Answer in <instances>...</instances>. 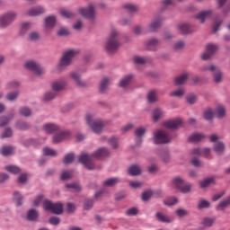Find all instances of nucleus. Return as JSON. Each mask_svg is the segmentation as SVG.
I'll use <instances>...</instances> for the list:
<instances>
[{
    "instance_id": "nucleus-49",
    "label": "nucleus",
    "mask_w": 230,
    "mask_h": 230,
    "mask_svg": "<svg viewBox=\"0 0 230 230\" xmlns=\"http://www.w3.org/2000/svg\"><path fill=\"white\" fill-rule=\"evenodd\" d=\"M215 224V218L205 217L203 219V226L205 227H211Z\"/></svg>"
},
{
    "instance_id": "nucleus-21",
    "label": "nucleus",
    "mask_w": 230,
    "mask_h": 230,
    "mask_svg": "<svg viewBox=\"0 0 230 230\" xmlns=\"http://www.w3.org/2000/svg\"><path fill=\"white\" fill-rule=\"evenodd\" d=\"M128 173L132 177L141 175V167L136 164L130 165L128 169Z\"/></svg>"
},
{
    "instance_id": "nucleus-18",
    "label": "nucleus",
    "mask_w": 230,
    "mask_h": 230,
    "mask_svg": "<svg viewBox=\"0 0 230 230\" xmlns=\"http://www.w3.org/2000/svg\"><path fill=\"white\" fill-rule=\"evenodd\" d=\"M43 130L47 134H54V132H58V130H60V127L53 123H47L43 126Z\"/></svg>"
},
{
    "instance_id": "nucleus-20",
    "label": "nucleus",
    "mask_w": 230,
    "mask_h": 230,
    "mask_svg": "<svg viewBox=\"0 0 230 230\" xmlns=\"http://www.w3.org/2000/svg\"><path fill=\"white\" fill-rule=\"evenodd\" d=\"M177 28L180 33L182 35H188V33H191V26H190L188 23H180L178 24Z\"/></svg>"
},
{
    "instance_id": "nucleus-31",
    "label": "nucleus",
    "mask_w": 230,
    "mask_h": 230,
    "mask_svg": "<svg viewBox=\"0 0 230 230\" xmlns=\"http://www.w3.org/2000/svg\"><path fill=\"white\" fill-rule=\"evenodd\" d=\"M107 155H109V150L105 147L98 149L93 154V157H107Z\"/></svg>"
},
{
    "instance_id": "nucleus-52",
    "label": "nucleus",
    "mask_w": 230,
    "mask_h": 230,
    "mask_svg": "<svg viewBox=\"0 0 230 230\" xmlns=\"http://www.w3.org/2000/svg\"><path fill=\"white\" fill-rule=\"evenodd\" d=\"M75 161V154H68L64 158L65 164H71Z\"/></svg>"
},
{
    "instance_id": "nucleus-15",
    "label": "nucleus",
    "mask_w": 230,
    "mask_h": 230,
    "mask_svg": "<svg viewBox=\"0 0 230 230\" xmlns=\"http://www.w3.org/2000/svg\"><path fill=\"white\" fill-rule=\"evenodd\" d=\"M182 125V119H176L172 120H168L164 122V127L166 128H179Z\"/></svg>"
},
{
    "instance_id": "nucleus-43",
    "label": "nucleus",
    "mask_w": 230,
    "mask_h": 230,
    "mask_svg": "<svg viewBox=\"0 0 230 230\" xmlns=\"http://www.w3.org/2000/svg\"><path fill=\"white\" fill-rule=\"evenodd\" d=\"M214 181H215V178H207L202 181H200L199 183L200 188H208V186H209V184L213 183Z\"/></svg>"
},
{
    "instance_id": "nucleus-16",
    "label": "nucleus",
    "mask_w": 230,
    "mask_h": 230,
    "mask_svg": "<svg viewBox=\"0 0 230 230\" xmlns=\"http://www.w3.org/2000/svg\"><path fill=\"white\" fill-rule=\"evenodd\" d=\"M163 22V18L157 17L153 20V22L148 26V31H157V29L161 26Z\"/></svg>"
},
{
    "instance_id": "nucleus-27",
    "label": "nucleus",
    "mask_w": 230,
    "mask_h": 230,
    "mask_svg": "<svg viewBox=\"0 0 230 230\" xmlns=\"http://www.w3.org/2000/svg\"><path fill=\"white\" fill-rule=\"evenodd\" d=\"M189 76H190V74H188V73H184V74L181 75L180 76H178L175 79V84L182 85L183 84H186V81L188 80Z\"/></svg>"
},
{
    "instance_id": "nucleus-25",
    "label": "nucleus",
    "mask_w": 230,
    "mask_h": 230,
    "mask_svg": "<svg viewBox=\"0 0 230 230\" xmlns=\"http://www.w3.org/2000/svg\"><path fill=\"white\" fill-rule=\"evenodd\" d=\"M206 136L202 133H194L189 137V141L191 143H199V141H202Z\"/></svg>"
},
{
    "instance_id": "nucleus-28",
    "label": "nucleus",
    "mask_w": 230,
    "mask_h": 230,
    "mask_svg": "<svg viewBox=\"0 0 230 230\" xmlns=\"http://www.w3.org/2000/svg\"><path fill=\"white\" fill-rule=\"evenodd\" d=\"M13 202H15L16 206H22V200H24V197L19 191H15L13 193Z\"/></svg>"
},
{
    "instance_id": "nucleus-61",
    "label": "nucleus",
    "mask_w": 230,
    "mask_h": 230,
    "mask_svg": "<svg viewBox=\"0 0 230 230\" xmlns=\"http://www.w3.org/2000/svg\"><path fill=\"white\" fill-rule=\"evenodd\" d=\"M184 94V89H178L171 93V96H175L176 98H181Z\"/></svg>"
},
{
    "instance_id": "nucleus-42",
    "label": "nucleus",
    "mask_w": 230,
    "mask_h": 230,
    "mask_svg": "<svg viewBox=\"0 0 230 230\" xmlns=\"http://www.w3.org/2000/svg\"><path fill=\"white\" fill-rule=\"evenodd\" d=\"M216 116L224 118V116H226V108L224 106H217L216 109Z\"/></svg>"
},
{
    "instance_id": "nucleus-41",
    "label": "nucleus",
    "mask_w": 230,
    "mask_h": 230,
    "mask_svg": "<svg viewBox=\"0 0 230 230\" xmlns=\"http://www.w3.org/2000/svg\"><path fill=\"white\" fill-rule=\"evenodd\" d=\"M159 44V40L155 38H152L146 41V46L148 49H152V48H155Z\"/></svg>"
},
{
    "instance_id": "nucleus-32",
    "label": "nucleus",
    "mask_w": 230,
    "mask_h": 230,
    "mask_svg": "<svg viewBox=\"0 0 230 230\" xmlns=\"http://www.w3.org/2000/svg\"><path fill=\"white\" fill-rule=\"evenodd\" d=\"M155 217H156V220H158L159 222H164L166 224H170V222H172L170 217H168L166 215H164L161 212L156 213Z\"/></svg>"
},
{
    "instance_id": "nucleus-30",
    "label": "nucleus",
    "mask_w": 230,
    "mask_h": 230,
    "mask_svg": "<svg viewBox=\"0 0 230 230\" xmlns=\"http://www.w3.org/2000/svg\"><path fill=\"white\" fill-rule=\"evenodd\" d=\"M109 84H111V79H109V77H104L100 84V92L105 93V91H107V88L109 87Z\"/></svg>"
},
{
    "instance_id": "nucleus-2",
    "label": "nucleus",
    "mask_w": 230,
    "mask_h": 230,
    "mask_svg": "<svg viewBox=\"0 0 230 230\" xmlns=\"http://www.w3.org/2000/svg\"><path fill=\"white\" fill-rule=\"evenodd\" d=\"M86 124L90 127L93 132H94V134L102 133L103 127H105V122L94 119L91 114L86 115Z\"/></svg>"
},
{
    "instance_id": "nucleus-3",
    "label": "nucleus",
    "mask_w": 230,
    "mask_h": 230,
    "mask_svg": "<svg viewBox=\"0 0 230 230\" xmlns=\"http://www.w3.org/2000/svg\"><path fill=\"white\" fill-rule=\"evenodd\" d=\"M172 186L179 190L181 193H190L191 191V184L186 183L182 178L177 176L174 177L172 181Z\"/></svg>"
},
{
    "instance_id": "nucleus-5",
    "label": "nucleus",
    "mask_w": 230,
    "mask_h": 230,
    "mask_svg": "<svg viewBox=\"0 0 230 230\" xmlns=\"http://www.w3.org/2000/svg\"><path fill=\"white\" fill-rule=\"evenodd\" d=\"M154 139L156 145H164L172 141V136L167 131L158 129L154 132Z\"/></svg>"
},
{
    "instance_id": "nucleus-64",
    "label": "nucleus",
    "mask_w": 230,
    "mask_h": 230,
    "mask_svg": "<svg viewBox=\"0 0 230 230\" xmlns=\"http://www.w3.org/2000/svg\"><path fill=\"white\" fill-rule=\"evenodd\" d=\"M93 200L88 199L84 202V208L86 210H89L93 208Z\"/></svg>"
},
{
    "instance_id": "nucleus-9",
    "label": "nucleus",
    "mask_w": 230,
    "mask_h": 230,
    "mask_svg": "<svg viewBox=\"0 0 230 230\" xmlns=\"http://www.w3.org/2000/svg\"><path fill=\"white\" fill-rule=\"evenodd\" d=\"M79 163L81 164H84L85 168L88 170H94V163L93 162V156L90 155H87L85 153H83L78 157Z\"/></svg>"
},
{
    "instance_id": "nucleus-29",
    "label": "nucleus",
    "mask_w": 230,
    "mask_h": 230,
    "mask_svg": "<svg viewBox=\"0 0 230 230\" xmlns=\"http://www.w3.org/2000/svg\"><path fill=\"white\" fill-rule=\"evenodd\" d=\"M39 218V213L35 209H31L28 211L27 214V220H30L31 222H35Z\"/></svg>"
},
{
    "instance_id": "nucleus-39",
    "label": "nucleus",
    "mask_w": 230,
    "mask_h": 230,
    "mask_svg": "<svg viewBox=\"0 0 230 230\" xmlns=\"http://www.w3.org/2000/svg\"><path fill=\"white\" fill-rule=\"evenodd\" d=\"M5 170L10 173H14V174L21 173V168L15 165H8L5 167Z\"/></svg>"
},
{
    "instance_id": "nucleus-62",
    "label": "nucleus",
    "mask_w": 230,
    "mask_h": 230,
    "mask_svg": "<svg viewBox=\"0 0 230 230\" xmlns=\"http://www.w3.org/2000/svg\"><path fill=\"white\" fill-rule=\"evenodd\" d=\"M126 215H127L128 217H134L135 215H137V208H128V209L126 211Z\"/></svg>"
},
{
    "instance_id": "nucleus-51",
    "label": "nucleus",
    "mask_w": 230,
    "mask_h": 230,
    "mask_svg": "<svg viewBox=\"0 0 230 230\" xmlns=\"http://www.w3.org/2000/svg\"><path fill=\"white\" fill-rule=\"evenodd\" d=\"M43 154L44 155H51L52 157H55V155H57V151L49 147H45L43 148Z\"/></svg>"
},
{
    "instance_id": "nucleus-22",
    "label": "nucleus",
    "mask_w": 230,
    "mask_h": 230,
    "mask_svg": "<svg viewBox=\"0 0 230 230\" xmlns=\"http://www.w3.org/2000/svg\"><path fill=\"white\" fill-rule=\"evenodd\" d=\"M46 10H44V7H34L28 11V15L31 17H36V15H41V13H44Z\"/></svg>"
},
{
    "instance_id": "nucleus-10",
    "label": "nucleus",
    "mask_w": 230,
    "mask_h": 230,
    "mask_svg": "<svg viewBox=\"0 0 230 230\" xmlns=\"http://www.w3.org/2000/svg\"><path fill=\"white\" fill-rule=\"evenodd\" d=\"M15 17H17V13L14 12H8L2 15L0 18V26L3 28H6L11 22H13L15 21Z\"/></svg>"
},
{
    "instance_id": "nucleus-54",
    "label": "nucleus",
    "mask_w": 230,
    "mask_h": 230,
    "mask_svg": "<svg viewBox=\"0 0 230 230\" xmlns=\"http://www.w3.org/2000/svg\"><path fill=\"white\" fill-rule=\"evenodd\" d=\"M20 114L22 116H25V118H28V116H31V110L29 108L23 107L20 110Z\"/></svg>"
},
{
    "instance_id": "nucleus-35",
    "label": "nucleus",
    "mask_w": 230,
    "mask_h": 230,
    "mask_svg": "<svg viewBox=\"0 0 230 230\" xmlns=\"http://www.w3.org/2000/svg\"><path fill=\"white\" fill-rule=\"evenodd\" d=\"M13 147L10 146H4L2 147V150H1V154L2 155H11V154H13Z\"/></svg>"
},
{
    "instance_id": "nucleus-63",
    "label": "nucleus",
    "mask_w": 230,
    "mask_h": 230,
    "mask_svg": "<svg viewBox=\"0 0 230 230\" xmlns=\"http://www.w3.org/2000/svg\"><path fill=\"white\" fill-rule=\"evenodd\" d=\"M110 145H111L112 148H118V138L116 137H112L109 139Z\"/></svg>"
},
{
    "instance_id": "nucleus-37",
    "label": "nucleus",
    "mask_w": 230,
    "mask_h": 230,
    "mask_svg": "<svg viewBox=\"0 0 230 230\" xmlns=\"http://www.w3.org/2000/svg\"><path fill=\"white\" fill-rule=\"evenodd\" d=\"M119 182V180L118 178H110L103 181L104 186H116Z\"/></svg>"
},
{
    "instance_id": "nucleus-45",
    "label": "nucleus",
    "mask_w": 230,
    "mask_h": 230,
    "mask_svg": "<svg viewBox=\"0 0 230 230\" xmlns=\"http://www.w3.org/2000/svg\"><path fill=\"white\" fill-rule=\"evenodd\" d=\"M66 188H67V190H74L75 191H81L82 190V187H80L78 183H67L66 184Z\"/></svg>"
},
{
    "instance_id": "nucleus-33",
    "label": "nucleus",
    "mask_w": 230,
    "mask_h": 230,
    "mask_svg": "<svg viewBox=\"0 0 230 230\" xmlns=\"http://www.w3.org/2000/svg\"><path fill=\"white\" fill-rule=\"evenodd\" d=\"M163 116H164V111L159 108L155 109L153 112V119L155 121H159Z\"/></svg>"
},
{
    "instance_id": "nucleus-59",
    "label": "nucleus",
    "mask_w": 230,
    "mask_h": 230,
    "mask_svg": "<svg viewBox=\"0 0 230 230\" xmlns=\"http://www.w3.org/2000/svg\"><path fill=\"white\" fill-rule=\"evenodd\" d=\"M197 102V96H195V94H190L187 96V102L190 105H193V103H195Z\"/></svg>"
},
{
    "instance_id": "nucleus-36",
    "label": "nucleus",
    "mask_w": 230,
    "mask_h": 230,
    "mask_svg": "<svg viewBox=\"0 0 230 230\" xmlns=\"http://www.w3.org/2000/svg\"><path fill=\"white\" fill-rule=\"evenodd\" d=\"M13 118V115H11L10 117H6V116L0 117V127H5V125H8V123L12 121Z\"/></svg>"
},
{
    "instance_id": "nucleus-50",
    "label": "nucleus",
    "mask_w": 230,
    "mask_h": 230,
    "mask_svg": "<svg viewBox=\"0 0 230 230\" xmlns=\"http://www.w3.org/2000/svg\"><path fill=\"white\" fill-rule=\"evenodd\" d=\"M125 10H128V12H137L139 7L137 5L132 4H124Z\"/></svg>"
},
{
    "instance_id": "nucleus-38",
    "label": "nucleus",
    "mask_w": 230,
    "mask_h": 230,
    "mask_svg": "<svg viewBox=\"0 0 230 230\" xmlns=\"http://www.w3.org/2000/svg\"><path fill=\"white\" fill-rule=\"evenodd\" d=\"M60 13L62 17H64L65 19H71L72 17H75V13H73V12L66 9H61Z\"/></svg>"
},
{
    "instance_id": "nucleus-56",
    "label": "nucleus",
    "mask_w": 230,
    "mask_h": 230,
    "mask_svg": "<svg viewBox=\"0 0 230 230\" xmlns=\"http://www.w3.org/2000/svg\"><path fill=\"white\" fill-rule=\"evenodd\" d=\"M146 132V129L145 128H138L135 131V134L137 137L139 139L142 136H145V133Z\"/></svg>"
},
{
    "instance_id": "nucleus-47",
    "label": "nucleus",
    "mask_w": 230,
    "mask_h": 230,
    "mask_svg": "<svg viewBox=\"0 0 230 230\" xmlns=\"http://www.w3.org/2000/svg\"><path fill=\"white\" fill-rule=\"evenodd\" d=\"M73 177V172L70 171H63L61 173V181H69Z\"/></svg>"
},
{
    "instance_id": "nucleus-4",
    "label": "nucleus",
    "mask_w": 230,
    "mask_h": 230,
    "mask_svg": "<svg viewBox=\"0 0 230 230\" xmlns=\"http://www.w3.org/2000/svg\"><path fill=\"white\" fill-rule=\"evenodd\" d=\"M204 71H210V73H212L214 84H222V80H224V73L219 66L208 65L204 67Z\"/></svg>"
},
{
    "instance_id": "nucleus-53",
    "label": "nucleus",
    "mask_w": 230,
    "mask_h": 230,
    "mask_svg": "<svg viewBox=\"0 0 230 230\" xmlns=\"http://www.w3.org/2000/svg\"><path fill=\"white\" fill-rule=\"evenodd\" d=\"M57 93L54 92H49L47 93H45L44 95V100L45 102H49L51 100H54V98H56Z\"/></svg>"
},
{
    "instance_id": "nucleus-46",
    "label": "nucleus",
    "mask_w": 230,
    "mask_h": 230,
    "mask_svg": "<svg viewBox=\"0 0 230 230\" xmlns=\"http://www.w3.org/2000/svg\"><path fill=\"white\" fill-rule=\"evenodd\" d=\"M214 112L213 110H211L210 108H208L207 110H205L204 111V118L205 119H207L208 121H209V119H213V116H214Z\"/></svg>"
},
{
    "instance_id": "nucleus-55",
    "label": "nucleus",
    "mask_w": 230,
    "mask_h": 230,
    "mask_svg": "<svg viewBox=\"0 0 230 230\" xmlns=\"http://www.w3.org/2000/svg\"><path fill=\"white\" fill-rule=\"evenodd\" d=\"M13 132L12 128H5L4 132L1 135V139H6V137H12Z\"/></svg>"
},
{
    "instance_id": "nucleus-7",
    "label": "nucleus",
    "mask_w": 230,
    "mask_h": 230,
    "mask_svg": "<svg viewBox=\"0 0 230 230\" xmlns=\"http://www.w3.org/2000/svg\"><path fill=\"white\" fill-rule=\"evenodd\" d=\"M76 55H78V50L75 49H70L65 52L60 59L59 66L61 67H67V66H71V62H73V58H75Z\"/></svg>"
},
{
    "instance_id": "nucleus-34",
    "label": "nucleus",
    "mask_w": 230,
    "mask_h": 230,
    "mask_svg": "<svg viewBox=\"0 0 230 230\" xmlns=\"http://www.w3.org/2000/svg\"><path fill=\"white\" fill-rule=\"evenodd\" d=\"M147 100L149 103H154L155 102H157V91H150L147 94Z\"/></svg>"
},
{
    "instance_id": "nucleus-19",
    "label": "nucleus",
    "mask_w": 230,
    "mask_h": 230,
    "mask_svg": "<svg viewBox=\"0 0 230 230\" xmlns=\"http://www.w3.org/2000/svg\"><path fill=\"white\" fill-rule=\"evenodd\" d=\"M211 15H213V11H203L196 16V19H199V21H200L201 23H204L206 22V19H209Z\"/></svg>"
},
{
    "instance_id": "nucleus-57",
    "label": "nucleus",
    "mask_w": 230,
    "mask_h": 230,
    "mask_svg": "<svg viewBox=\"0 0 230 230\" xmlns=\"http://www.w3.org/2000/svg\"><path fill=\"white\" fill-rule=\"evenodd\" d=\"M31 28V23L24 22L22 24V34L24 35Z\"/></svg>"
},
{
    "instance_id": "nucleus-6",
    "label": "nucleus",
    "mask_w": 230,
    "mask_h": 230,
    "mask_svg": "<svg viewBox=\"0 0 230 230\" xmlns=\"http://www.w3.org/2000/svg\"><path fill=\"white\" fill-rule=\"evenodd\" d=\"M46 211H51L54 215H62L64 213V205L62 203H53L46 200L43 203Z\"/></svg>"
},
{
    "instance_id": "nucleus-12",
    "label": "nucleus",
    "mask_w": 230,
    "mask_h": 230,
    "mask_svg": "<svg viewBox=\"0 0 230 230\" xmlns=\"http://www.w3.org/2000/svg\"><path fill=\"white\" fill-rule=\"evenodd\" d=\"M218 51V45L216 44H208L206 47V52L202 55L203 60H209L211 57H213V54Z\"/></svg>"
},
{
    "instance_id": "nucleus-17",
    "label": "nucleus",
    "mask_w": 230,
    "mask_h": 230,
    "mask_svg": "<svg viewBox=\"0 0 230 230\" xmlns=\"http://www.w3.org/2000/svg\"><path fill=\"white\" fill-rule=\"evenodd\" d=\"M66 83L65 80H58L52 83V89L56 93H58V91H64L66 89Z\"/></svg>"
},
{
    "instance_id": "nucleus-8",
    "label": "nucleus",
    "mask_w": 230,
    "mask_h": 230,
    "mask_svg": "<svg viewBox=\"0 0 230 230\" xmlns=\"http://www.w3.org/2000/svg\"><path fill=\"white\" fill-rule=\"evenodd\" d=\"M94 10H95L94 4H91L87 8H80L79 13L83 17H85L86 19H90L91 21H93V19L96 18V12Z\"/></svg>"
},
{
    "instance_id": "nucleus-44",
    "label": "nucleus",
    "mask_w": 230,
    "mask_h": 230,
    "mask_svg": "<svg viewBox=\"0 0 230 230\" xmlns=\"http://www.w3.org/2000/svg\"><path fill=\"white\" fill-rule=\"evenodd\" d=\"M16 128L19 130H28V128H30V124L24 122V121H18L16 123Z\"/></svg>"
},
{
    "instance_id": "nucleus-23",
    "label": "nucleus",
    "mask_w": 230,
    "mask_h": 230,
    "mask_svg": "<svg viewBox=\"0 0 230 230\" xmlns=\"http://www.w3.org/2000/svg\"><path fill=\"white\" fill-rule=\"evenodd\" d=\"M132 78H134L132 76V75H128L126 76H124L120 81H119V87H128V85H130V84L132 83Z\"/></svg>"
},
{
    "instance_id": "nucleus-11",
    "label": "nucleus",
    "mask_w": 230,
    "mask_h": 230,
    "mask_svg": "<svg viewBox=\"0 0 230 230\" xmlns=\"http://www.w3.org/2000/svg\"><path fill=\"white\" fill-rule=\"evenodd\" d=\"M26 69H29V71H33L35 75H44V68L40 67V65H39L35 61H28L25 63Z\"/></svg>"
},
{
    "instance_id": "nucleus-1",
    "label": "nucleus",
    "mask_w": 230,
    "mask_h": 230,
    "mask_svg": "<svg viewBox=\"0 0 230 230\" xmlns=\"http://www.w3.org/2000/svg\"><path fill=\"white\" fill-rule=\"evenodd\" d=\"M118 35L119 33L116 30L111 31L106 42V51H108V53H114L115 51H118V49L119 48V40H118Z\"/></svg>"
},
{
    "instance_id": "nucleus-58",
    "label": "nucleus",
    "mask_w": 230,
    "mask_h": 230,
    "mask_svg": "<svg viewBox=\"0 0 230 230\" xmlns=\"http://www.w3.org/2000/svg\"><path fill=\"white\" fill-rule=\"evenodd\" d=\"M17 96H19V93L13 92L7 94V100L9 102H13L14 100H17Z\"/></svg>"
},
{
    "instance_id": "nucleus-60",
    "label": "nucleus",
    "mask_w": 230,
    "mask_h": 230,
    "mask_svg": "<svg viewBox=\"0 0 230 230\" xmlns=\"http://www.w3.org/2000/svg\"><path fill=\"white\" fill-rule=\"evenodd\" d=\"M152 197V190H146L145 192L142 193V200H149L150 198Z\"/></svg>"
},
{
    "instance_id": "nucleus-26",
    "label": "nucleus",
    "mask_w": 230,
    "mask_h": 230,
    "mask_svg": "<svg viewBox=\"0 0 230 230\" xmlns=\"http://www.w3.org/2000/svg\"><path fill=\"white\" fill-rule=\"evenodd\" d=\"M57 22V17L55 15L48 16L45 19V26L46 28H54Z\"/></svg>"
},
{
    "instance_id": "nucleus-24",
    "label": "nucleus",
    "mask_w": 230,
    "mask_h": 230,
    "mask_svg": "<svg viewBox=\"0 0 230 230\" xmlns=\"http://www.w3.org/2000/svg\"><path fill=\"white\" fill-rule=\"evenodd\" d=\"M213 150L216 154H224L226 151V145L223 142H216L213 146Z\"/></svg>"
},
{
    "instance_id": "nucleus-40",
    "label": "nucleus",
    "mask_w": 230,
    "mask_h": 230,
    "mask_svg": "<svg viewBox=\"0 0 230 230\" xmlns=\"http://www.w3.org/2000/svg\"><path fill=\"white\" fill-rule=\"evenodd\" d=\"M178 200L175 197L167 198L164 200V204L165 206H175L177 204Z\"/></svg>"
},
{
    "instance_id": "nucleus-13",
    "label": "nucleus",
    "mask_w": 230,
    "mask_h": 230,
    "mask_svg": "<svg viewBox=\"0 0 230 230\" xmlns=\"http://www.w3.org/2000/svg\"><path fill=\"white\" fill-rule=\"evenodd\" d=\"M70 78H72V80H74V82H75V84H76V85H78V87H86L87 86V83L82 81V76L80 75V73H78V72L70 73Z\"/></svg>"
},
{
    "instance_id": "nucleus-48",
    "label": "nucleus",
    "mask_w": 230,
    "mask_h": 230,
    "mask_svg": "<svg viewBox=\"0 0 230 230\" xmlns=\"http://www.w3.org/2000/svg\"><path fill=\"white\" fill-rule=\"evenodd\" d=\"M209 206H210L209 201H208L206 199H201V200H199V202L198 204V209L208 208H209Z\"/></svg>"
},
{
    "instance_id": "nucleus-14",
    "label": "nucleus",
    "mask_w": 230,
    "mask_h": 230,
    "mask_svg": "<svg viewBox=\"0 0 230 230\" xmlns=\"http://www.w3.org/2000/svg\"><path fill=\"white\" fill-rule=\"evenodd\" d=\"M71 136L69 131H61L53 137V143H62L65 139H67Z\"/></svg>"
}]
</instances>
